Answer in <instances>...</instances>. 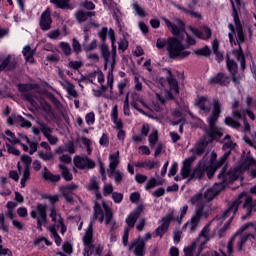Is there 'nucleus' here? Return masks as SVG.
<instances>
[{"label":"nucleus","instance_id":"1","mask_svg":"<svg viewBox=\"0 0 256 256\" xmlns=\"http://www.w3.org/2000/svg\"><path fill=\"white\" fill-rule=\"evenodd\" d=\"M245 171H251L250 175L253 179L256 177V161L252 157L242 158L231 171L225 173V169L221 171L218 175L219 179H222V182L216 183L212 188L206 190L204 194H197L196 196L191 198L192 205H197L191 219L183 226V229H188L189 233H195L197 227L203 219H207L209 217V212L205 210L203 207V203H207V201H213L216 195H219L223 189H225V185L229 183H233L236 179H239Z\"/></svg>","mask_w":256,"mask_h":256},{"label":"nucleus","instance_id":"2","mask_svg":"<svg viewBox=\"0 0 256 256\" xmlns=\"http://www.w3.org/2000/svg\"><path fill=\"white\" fill-rule=\"evenodd\" d=\"M241 203H244L243 211H245V214L241 217L242 221H247V219H250L251 215H253V213L256 211V200H253L251 196L243 192L236 200L229 204L226 211L216 216V218H214L209 224L203 227L197 240L187 248H184V256H193L195 247H198L196 256H201V251L205 249V245H207V243H209V241L215 237V229H217V227H221V225H223V221H225L227 217L230 215H235Z\"/></svg>","mask_w":256,"mask_h":256},{"label":"nucleus","instance_id":"3","mask_svg":"<svg viewBox=\"0 0 256 256\" xmlns=\"http://www.w3.org/2000/svg\"><path fill=\"white\" fill-rule=\"evenodd\" d=\"M96 219H98L100 223H103V221H105V214H103V208H101V205L99 204L94 205V215L83 236V256H91L93 255V253H95V255H101V251H103L100 245L93 244V223H95Z\"/></svg>","mask_w":256,"mask_h":256},{"label":"nucleus","instance_id":"4","mask_svg":"<svg viewBox=\"0 0 256 256\" xmlns=\"http://www.w3.org/2000/svg\"><path fill=\"white\" fill-rule=\"evenodd\" d=\"M229 155H231V150H227L224 155L217 161V152H211L210 159L207 157L202 158L198 163L197 168L194 170V177L201 179L204 173H207L208 179H211L215 172L225 161H227Z\"/></svg>","mask_w":256,"mask_h":256},{"label":"nucleus","instance_id":"5","mask_svg":"<svg viewBox=\"0 0 256 256\" xmlns=\"http://www.w3.org/2000/svg\"><path fill=\"white\" fill-rule=\"evenodd\" d=\"M249 227H252V229L256 233V226H253L252 223L242 225L241 228L236 232L234 237L230 239L227 246L220 250V252H213L212 256H231L233 253V242L235 241H237L238 251H242L243 245L247 243V240L250 239V237H252L253 239V234L240 235V233H243V231L249 229Z\"/></svg>","mask_w":256,"mask_h":256},{"label":"nucleus","instance_id":"6","mask_svg":"<svg viewBox=\"0 0 256 256\" xmlns=\"http://www.w3.org/2000/svg\"><path fill=\"white\" fill-rule=\"evenodd\" d=\"M235 28L233 27V24L228 25V29H230V33L228 34L229 41L231 45H239L240 50H235L234 54L235 57L240 61L241 66L245 67V57L243 56V51L241 50V43L245 41V35L243 34V27L241 26V22H239V17L237 16V12L233 13ZM237 34V43H235V40L233 39V35Z\"/></svg>","mask_w":256,"mask_h":256},{"label":"nucleus","instance_id":"7","mask_svg":"<svg viewBox=\"0 0 256 256\" xmlns=\"http://www.w3.org/2000/svg\"><path fill=\"white\" fill-rule=\"evenodd\" d=\"M156 99L158 102H154L151 106L147 105L143 98L139 95L134 94L132 97V107L145 115V111H156L157 113L163 111V105H165V97L163 94L156 93Z\"/></svg>","mask_w":256,"mask_h":256},{"label":"nucleus","instance_id":"8","mask_svg":"<svg viewBox=\"0 0 256 256\" xmlns=\"http://www.w3.org/2000/svg\"><path fill=\"white\" fill-rule=\"evenodd\" d=\"M219 115H221V103L218 100H214L212 113L208 118L209 129L207 135L210 137V141H219L223 137V128L215 125Z\"/></svg>","mask_w":256,"mask_h":256},{"label":"nucleus","instance_id":"9","mask_svg":"<svg viewBox=\"0 0 256 256\" xmlns=\"http://www.w3.org/2000/svg\"><path fill=\"white\" fill-rule=\"evenodd\" d=\"M170 37L167 40V51L168 55L171 59H185V57H189L191 52L187 50V47L183 45L181 36Z\"/></svg>","mask_w":256,"mask_h":256},{"label":"nucleus","instance_id":"10","mask_svg":"<svg viewBox=\"0 0 256 256\" xmlns=\"http://www.w3.org/2000/svg\"><path fill=\"white\" fill-rule=\"evenodd\" d=\"M25 99L34 107V109H42L46 121H50L55 117L51 105L41 98V94H33V92L25 94Z\"/></svg>","mask_w":256,"mask_h":256},{"label":"nucleus","instance_id":"11","mask_svg":"<svg viewBox=\"0 0 256 256\" xmlns=\"http://www.w3.org/2000/svg\"><path fill=\"white\" fill-rule=\"evenodd\" d=\"M108 37L112 43V52L109 51V47L107 45H102L100 47V53L105 61V69H107L108 66L111 67V69H113V67L115 66V55H117V46L115 45L116 39L114 29H109Z\"/></svg>","mask_w":256,"mask_h":256},{"label":"nucleus","instance_id":"12","mask_svg":"<svg viewBox=\"0 0 256 256\" xmlns=\"http://www.w3.org/2000/svg\"><path fill=\"white\" fill-rule=\"evenodd\" d=\"M162 20L164 21L166 27H168L169 31H171V33L176 37H180L183 40L186 35L187 47L195 45V39L185 32V24H183V21L176 20V24H174L165 17H163Z\"/></svg>","mask_w":256,"mask_h":256},{"label":"nucleus","instance_id":"13","mask_svg":"<svg viewBox=\"0 0 256 256\" xmlns=\"http://www.w3.org/2000/svg\"><path fill=\"white\" fill-rule=\"evenodd\" d=\"M30 217L36 219L37 229L43 231V225H47V206L38 204L35 209L30 212Z\"/></svg>","mask_w":256,"mask_h":256},{"label":"nucleus","instance_id":"14","mask_svg":"<svg viewBox=\"0 0 256 256\" xmlns=\"http://www.w3.org/2000/svg\"><path fill=\"white\" fill-rule=\"evenodd\" d=\"M175 220V211L171 210L159 221L160 225L156 228L154 232V237H163V235L169 231V225L171 221Z\"/></svg>","mask_w":256,"mask_h":256},{"label":"nucleus","instance_id":"15","mask_svg":"<svg viewBox=\"0 0 256 256\" xmlns=\"http://www.w3.org/2000/svg\"><path fill=\"white\" fill-rule=\"evenodd\" d=\"M48 215L53 223L52 227H54V229L57 227V229H60V233L65 235V233H67V226H65V220L61 217V213L52 207L49 209Z\"/></svg>","mask_w":256,"mask_h":256},{"label":"nucleus","instance_id":"16","mask_svg":"<svg viewBox=\"0 0 256 256\" xmlns=\"http://www.w3.org/2000/svg\"><path fill=\"white\" fill-rule=\"evenodd\" d=\"M103 210L105 211V225H111L110 228V241L115 243L117 241V234H115V230L117 229V224L115 220H113V212L107 204L103 203Z\"/></svg>","mask_w":256,"mask_h":256},{"label":"nucleus","instance_id":"17","mask_svg":"<svg viewBox=\"0 0 256 256\" xmlns=\"http://www.w3.org/2000/svg\"><path fill=\"white\" fill-rule=\"evenodd\" d=\"M168 73L169 76L167 77V80L170 90L164 92V97L166 99H173L174 95H179V84L177 83V80L173 78V75H171V71H168Z\"/></svg>","mask_w":256,"mask_h":256},{"label":"nucleus","instance_id":"18","mask_svg":"<svg viewBox=\"0 0 256 256\" xmlns=\"http://www.w3.org/2000/svg\"><path fill=\"white\" fill-rule=\"evenodd\" d=\"M79 189V185L75 183L68 184L60 187L62 197H64L67 203H73V193Z\"/></svg>","mask_w":256,"mask_h":256},{"label":"nucleus","instance_id":"19","mask_svg":"<svg viewBox=\"0 0 256 256\" xmlns=\"http://www.w3.org/2000/svg\"><path fill=\"white\" fill-rule=\"evenodd\" d=\"M113 81V70H110L107 74V85H101L97 90L93 89L94 97H102L107 89H110V93H113Z\"/></svg>","mask_w":256,"mask_h":256},{"label":"nucleus","instance_id":"20","mask_svg":"<svg viewBox=\"0 0 256 256\" xmlns=\"http://www.w3.org/2000/svg\"><path fill=\"white\" fill-rule=\"evenodd\" d=\"M74 165L78 169H93V167H95V162L86 156H75Z\"/></svg>","mask_w":256,"mask_h":256},{"label":"nucleus","instance_id":"21","mask_svg":"<svg viewBox=\"0 0 256 256\" xmlns=\"http://www.w3.org/2000/svg\"><path fill=\"white\" fill-rule=\"evenodd\" d=\"M196 106L199 109L200 115L207 116L211 112V103H209L205 96H200L196 99Z\"/></svg>","mask_w":256,"mask_h":256},{"label":"nucleus","instance_id":"22","mask_svg":"<svg viewBox=\"0 0 256 256\" xmlns=\"http://www.w3.org/2000/svg\"><path fill=\"white\" fill-rule=\"evenodd\" d=\"M141 213H143V206H138L127 216L126 224L128 227H126V229H133L135 227V223H137V219H139V215H141Z\"/></svg>","mask_w":256,"mask_h":256},{"label":"nucleus","instance_id":"23","mask_svg":"<svg viewBox=\"0 0 256 256\" xmlns=\"http://www.w3.org/2000/svg\"><path fill=\"white\" fill-rule=\"evenodd\" d=\"M232 117H226L225 118V123L228 125V127H232L233 129H239L241 127V124L239 123V119H241V111L239 110H234L232 112Z\"/></svg>","mask_w":256,"mask_h":256},{"label":"nucleus","instance_id":"24","mask_svg":"<svg viewBox=\"0 0 256 256\" xmlns=\"http://www.w3.org/2000/svg\"><path fill=\"white\" fill-rule=\"evenodd\" d=\"M190 31L191 33H193V35L198 37V39H203L204 41L207 39H211V33H212L211 28L207 26H203L200 29H195L193 27H190Z\"/></svg>","mask_w":256,"mask_h":256},{"label":"nucleus","instance_id":"25","mask_svg":"<svg viewBox=\"0 0 256 256\" xmlns=\"http://www.w3.org/2000/svg\"><path fill=\"white\" fill-rule=\"evenodd\" d=\"M130 249H133V253L136 256H144L145 255V240H141V238L135 239Z\"/></svg>","mask_w":256,"mask_h":256},{"label":"nucleus","instance_id":"26","mask_svg":"<svg viewBox=\"0 0 256 256\" xmlns=\"http://www.w3.org/2000/svg\"><path fill=\"white\" fill-rule=\"evenodd\" d=\"M51 23H53L51 20V11L46 9L41 15L40 27L43 31H49L51 29Z\"/></svg>","mask_w":256,"mask_h":256},{"label":"nucleus","instance_id":"27","mask_svg":"<svg viewBox=\"0 0 256 256\" xmlns=\"http://www.w3.org/2000/svg\"><path fill=\"white\" fill-rule=\"evenodd\" d=\"M15 65H17L15 57L8 55L0 64V73L1 71H11V69H15Z\"/></svg>","mask_w":256,"mask_h":256},{"label":"nucleus","instance_id":"28","mask_svg":"<svg viewBox=\"0 0 256 256\" xmlns=\"http://www.w3.org/2000/svg\"><path fill=\"white\" fill-rule=\"evenodd\" d=\"M17 166H18L20 175H22L20 185H21V188L23 189L25 187L27 181H29V179L31 177V170L29 169V167L21 168V163H19V162H18Z\"/></svg>","mask_w":256,"mask_h":256},{"label":"nucleus","instance_id":"29","mask_svg":"<svg viewBox=\"0 0 256 256\" xmlns=\"http://www.w3.org/2000/svg\"><path fill=\"white\" fill-rule=\"evenodd\" d=\"M111 119L114 123V129H123V121L119 119V109L117 105H114L111 111Z\"/></svg>","mask_w":256,"mask_h":256},{"label":"nucleus","instance_id":"30","mask_svg":"<svg viewBox=\"0 0 256 256\" xmlns=\"http://www.w3.org/2000/svg\"><path fill=\"white\" fill-rule=\"evenodd\" d=\"M193 161H195V156H191L190 158L184 161L181 170L182 179H187V177L191 175V164L193 163Z\"/></svg>","mask_w":256,"mask_h":256},{"label":"nucleus","instance_id":"31","mask_svg":"<svg viewBox=\"0 0 256 256\" xmlns=\"http://www.w3.org/2000/svg\"><path fill=\"white\" fill-rule=\"evenodd\" d=\"M88 191L96 194L97 199H101V194H99V181L95 177L90 178V182L86 186Z\"/></svg>","mask_w":256,"mask_h":256},{"label":"nucleus","instance_id":"32","mask_svg":"<svg viewBox=\"0 0 256 256\" xmlns=\"http://www.w3.org/2000/svg\"><path fill=\"white\" fill-rule=\"evenodd\" d=\"M95 13L78 10L75 12L74 17L78 23H85L89 17H93Z\"/></svg>","mask_w":256,"mask_h":256},{"label":"nucleus","instance_id":"33","mask_svg":"<svg viewBox=\"0 0 256 256\" xmlns=\"http://www.w3.org/2000/svg\"><path fill=\"white\" fill-rule=\"evenodd\" d=\"M119 166V151L109 155V168L107 171H115Z\"/></svg>","mask_w":256,"mask_h":256},{"label":"nucleus","instance_id":"34","mask_svg":"<svg viewBox=\"0 0 256 256\" xmlns=\"http://www.w3.org/2000/svg\"><path fill=\"white\" fill-rule=\"evenodd\" d=\"M226 81H227V78L223 73H218L217 75L212 76L209 79L210 85H225Z\"/></svg>","mask_w":256,"mask_h":256},{"label":"nucleus","instance_id":"35","mask_svg":"<svg viewBox=\"0 0 256 256\" xmlns=\"http://www.w3.org/2000/svg\"><path fill=\"white\" fill-rule=\"evenodd\" d=\"M159 167V162L151 161V160H146L143 162H136L134 163V167H138L140 169H155V167Z\"/></svg>","mask_w":256,"mask_h":256},{"label":"nucleus","instance_id":"36","mask_svg":"<svg viewBox=\"0 0 256 256\" xmlns=\"http://www.w3.org/2000/svg\"><path fill=\"white\" fill-rule=\"evenodd\" d=\"M27 63H33L35 59L33 55H35V49H31V46H25L22 51Z\"/></svg>","mask_w":256,"mask_h":256},{"label":"nucleus","instance_id":"37","mask_svg":"<svg viewBox=\"0 0 256 256\" xmlns=\"http://www.w3.org/2000/svg\"><path fill=\"white\" fill-rule=\"evenodd\" d=\"M42 177L46 181H52V183H57L61 179L60 175H53L47 168H44V172L42 173Z\"/></svg>","mask_w":256,"mask_h":256},{"label":"nucleus","instance_id":"38","mask_svg":"<svg viewBox=\"0 0 256 256\" xmlns=\"http://www.w3.org/2000/svg\"><path fill=\"white\" fill-rule=\"evenodd\" d=\"M37 124L44 137H47L53 133V128L49 127V125L45 124V122L37 121Z\"/></svg>","mask_w":256,"mask_h":256},{"label":"nucleus","instance_id":"39","mask_svg":"<svg viewBox=\"0 0 256 256\" xmlns=\"http://www.w3.org/2000/svg\"><path fill=\"white\" fill-rule=\"evenodd\" d=\"M71 0H50V3H53L58 9H73L69 5Z\"/></svg>","mask_w":256,"mask_h":256},{"label":"nucleus","instance_id":"40","mask_svg":"<svg viewBox=\"0 0 256 256\" xmlns=\"http://www.w3.org/2000/svg\"><path fill=\"white\" fill-rule=\"evenodd\" d=\"M59 169L61 170L62 177L63 179H65V181L73 180V174L69 172V169H67V166H65V164H59Z\"/></svg>","mask_w":256,"mask_h":256},{"label":"nucleus","instance_id":"41","mask_svg":"<svg viewBox=\"0 0 256 256\" xmlns=\"http://www.w3.org/2000/svg\"><path fill=\"white\" fill-rule=\"evenodd\" d=\"M48 231L51 233L57 247H59L63 240L61 239V236H59V234L57 233V229L55 228V226H49Z\"/></svg>","mask_w":256,"mask_h":256},{"label":"nucleus","instance_id":"42","mask_svg":"<svg viewBox=\"0 0 256 256\" xmlns=\"http://www.w3.org/2000/svg\"><path fill=\"white\" fill-rule=\"evenodd\" d=\"M108 173L109 177L114 179L115 183H121V181H123V173H121V171L109 170Z\"/></svg>","mask_w":256,"mask_h":256},{"label":"nucleus","instance_id":"43","mask_svg":"<svg viewBox=\"0 0 256 256\" xmlns=\"http://www.w3.org/2000/svg\"><path fill=\"white\" fill-rule=\"evenodd\" d=\"M38 157L42 159L43 161H51L55 157L53 152L51 150H46V152L39 151Z\"/></svg>","mask_w":256,"mask_h":256},{"label":"nucleus","instance_id":"44","mask_svg":"<svg viewBox=\"0 0 256 256\" xmlns=\"http://www.w3.org/2000/svg\"><path fill=\"white\" fill-rule=\"evenodd\" d=\"M132 9H134L135 15H137L138 17H147L145 9H143V7H141V5H139L138 3H133Z\"/></svg>","mask_w":256,"mask_h":256},{"label":"nucleus","instance_id":"45","mask_svg":"<svg viewBox=\"0 0 256 256\" xmlns=\"http://www.w3.org/2000/svg\"><path fill=\"white\" fill-rule=\"evenodd\" d=\"M176 7L177 9H180V11H183L184 13H186L187 15L194 17V19H201V15L199 14V12H195L192 9L183 8L179 5H177Z\"/></svg>","mask_w":256,"mask_h":256},{"label":"nucleus","instance_id":"46","mask_svg":"<svg viewBox=\"0 0 256 256\" xmlns=\"http://www.w3.org/2000/svg\"><path fill=\"white\" fill-rule=\"evenodd\" d=\"M91 81H97L100 83V85H104L103 83H105V75L101 71H97L92 75Z\"/></svg>","mask_w":256,"mask_h":256},{"label":"nucleus","instance_id":"47","mask_svg":"<svg viewBox=\"0 0 256 256\" xmlns=\"http://www.w3.org/2000/svg\"><path fill=\"white\" fill-rule=\"evenodd\" d=\"M163 182H157V179L155 177H151L149 180H147L145 189L146 191H149V189H155L156 185H162Z\"/></svg>","mask_w":256,"mask_h":256},{"label":"nucleus","instance_id":"48","mask_svg":"<svg viewBox=\"0 0 256 256\" xmlns=\"http://www.w3.org/2000/svg\"><path fill=\"white\" fill-rule=\"evenodd\" d=\"M226 65L228 68V71L235 77V73H237V63L235 61L230 60L229 58L226 61Z\"/></svg>","mask_w":256,"mask_h":256},{"label":"nucleus","instance_id":"49","mask_svg":"<svg viewBox=\"0 0 256 256\" xmlns=\"http://www.w3.org/2000/svg\"><path fill=\"white\" fill-rule=\"evenodd\" d=\"M173 117L175 119H178L176 121H171V125H179V123H181V121H183V114L181 113L180 110H174L172 113Z\"/></svg>","mask_w":256,"mask_h":256},{"label":"nucleus","instance_id":"50","mask_svg":"<svg viewBox=\"0 0 256 256\" xmlns=\"http://www.w3.org/2000/svg\"><path fill=\"white\" fill-rule=\"evenodd\" d=\"M5 135L7 136V140L10 143H13L14 145H17V143H21L17 137H15V133L11 132V130H6Z\"/></svg>","mask_w":256,"mask_h":256},{"label":"nucleus","instance_id":"51","mask_svg":"<svg viewBox=\"0 0 256 256\" xmlns=\"http://www.w3.org/2000/svg\"><path fill=\"white\" fill-rule=\"evenodd\" d=\"M159 139V135L157 130H153L149 135V143L150 147H155V144L157 143V140Z\"/></svg>","mask_w":256,"mask_h":256},{"label":"nucleus","instance_id":"52","mask_svg":"<svg viewBox=\"0 0 256 256\" xmlns=\"http://www.w3.org/2000/svg\"><path fill=\"white\" fill-rule=\"evenodd\" d=\"M80 141H81V143H83V145H85L88 155H91V153L93 151V148H91V145H92L91 140L88 138H85V137H81Z\"/></svg>","mask_w":256,"mask_h":256},{"label":"nucleus","instance_id":"53","mask_svg":"<svg viewBox=\"0 0 256 256\" xmlns=\"http://www.w3.org/2000/svg\"><path fill=\"white\" fill-rule=\"evenodd\" d=\"M204 151H205V142L199 141L194 147V153L195 155H202Z\"/></svg>","mask_w":256,"mask_h":256},{"label":"nucleus","instance_id":"54","mask_svg":"<svg viewBox=\"0 0 256 256\" xmlns=\"http://www.w3.org/2000/svg\"><path fill=\"white\" fill-rule=\"evenodd\" d=\"M0 229L4 233H9V225H7V223H5V214H3V213L0 214Z\"/></svg>","mask_w":256,"mask_h":256},{"label":"nucleus","instance_id":"55","mask_svg":"<svg viewBox=\"0 0 256 256\" xmlns=\"http://www.w3.org/2000/svg\"><path fill=\"white\" fill-rule=\"evenodd\" d=\"M233 148H235V143L231 141V136L226 135L223 149L227 151V149H233Z\"/></svg>","mask_w":256,"mask_h":256},{"label":"nucleus","instance_id":"56","mask_svg":"<svg viewBox=\"0 0 256 256\" xmlns=\"http://www.w3.org/2000/svg\"><path fill=\"white\" fill-rule=\"evenodd\" d=\"M16 121L22 127H26L27 129H29V127H31V122L28 120H25V118H23L22 116H17Z\"/></svg>","mask_w":256,"mask_h":256},{"label":"nucleus","instance_id":"57","mask_svg":"<svg viewBox=\"0 0 256 256\" xmlns=\"http://www.w3.org/2000/svg\"><path fill=\"white\" fill-rule=\"evenodd\" d=\"M60 49H62L63 53L66 55H71V46L67 42H60L59 44Z\"/></svg>","mask_w":256,"mask_h":256},{"label":"nucleus","instance_id":"58","mask_svg":"<svg viewBox=\"0 0 256 256\" xmlns=\"http://www.w3.org/2000/svg\"><path fill=\"white\" fill-rule=\"evenodd\" d=\"M123 111L124 115H126L127 117L131 115V110L129 109V94L126 95V98L124 100Z\"/></svg>","mask_w":256,"mask_h":256},{"label":"nucleus","instance_id":"59","mask_svg":"<svg viewBox=\"0 0 256 256\" xmlns=\"http://www.w3.org/2000/svg\"><path fill=\"white\" fill-rule=\"evenodd\" d=\"M85 121L87 125H95V112H90L86 114Z\"/></svg>","mask_w":256,"mask_h":256},{"label":"nucleus","instance_id":"60","mask_svg":"<svg viewBox=\"0 0 256 256\" xmlns=\"http://www.w3.org/2000/svg\"><path fill=\"white\" fill-rule=\"evenodd\" d=\"M128 47H129V42L127 41V39L125 38L120 39V41L118 42V49H120V51H127Z\"/></svg>","mask_w":256,"mask_h":256},{"label":"nucleus","instance_id":"61","mask_svg":"<svg viewBox=\"0 0 256 256\" xmlns=\"http://www.w3.org/2000/svg\"><path fill=\"white\" fill-rule=\"evenodd\" d=\"M84 51H93L94 49H97V40H92L89 44H83Z\"/></svg>","mask_w":256,"mask_h":256},{"label":"nucleus","instance_id":"62","mask_svg":"<svg viewBox=\"0 0 256 256\" xmlns=\"http://www.w3.org/2000/svg\"><path fill=\"white\" fill-rule=\"evenodd\" d=\"M107 35H109V30L107 27L102 28L98 32V37H100L101 41H107Z\"/></svg>","mask_w":256,"mask_h":256},{"label":"nucleus","instance_id":"63","mask_svg":"<svg viewBox=\"0 0 256 256\" xmlns=\"http://www.w3.org/2000/svg\"><path fill=\"white\" fill-rule=\"evenodd\" d=\"M99 144L102 146V147H109V135L107 134H102L100 140H99Z\"/></svg>","mask_w":256,"mask_h":256},{"label":"nucleus","instance_id":"64","mask_svg":"<svg viewBox=\"0 0 256 256\" xmlns=\"http://www.w3.org/2000/svg\"><path fill=\"white\" fill-rule=\"evenodd\" d=\"M195 54L196 55H204L205 57H207V55H211V49H209L208 46H205L204 48L196 50Z\"/></svg>","mask_w":256,"mask_h":256}]
</instances>
